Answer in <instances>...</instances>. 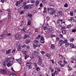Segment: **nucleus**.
I'll use <instances>...</instances> for the list:
<instances>
[{"label": "nucleus", "instance_id": "nucleus-1", "mask_svg": "<svg viewBox=\"0 0 76 76\" xmlns=\"http://www.w3.org/2000/svg\"><path fill=\"white\" fill-rule=\"evenodd\" d=\"M47 9L48 11H49L50 10L51 11L50 12V15H54L56 14V10L55 9H54V8L51 7L50 8H48Z\"/></svg>", "mask_w": 76, "mask_h": 76}, {"label": "nucleus", "instance_id": "nucleus-2", "mask_svg": "<svg viewBox=\"0 0 76 76\" xmlns=\"http://www.w3.org/2000/svg\"><path fill=\"white\" fill-rule=\"evenodd\" d=\"M61 29H62L61 32L63 35H66L67 33V31L65 29L66 28V26H62Z\"/></svg>", "mask_w": 76, "mask_h": 76}, {"label": "nucleus", "instance_id": "nucleus-3", "mask_svg": "<svg viewBox=\"0 0 76 76\" xmlns=\"http://www.w3.org/2000/svg\"><path fill=\"white\" fill-rule=\"evenodd\" d=\"M37 54H38V52L36 51H33V53L31 55V57H30L31 59H32L35 58Z\"/></svg>", "mask_w": 76, "mask_h": 76}, {"label": "nucleus", "instance_id": "nucleus-4", "mask_svg": "<svg viewBox=\"0 0 76 76\" xmlns=\"http://www.w3.org/2000/svg\"><path fill=\"white\" fill-rule=\"evenodd\" d=\"M66 38H64V40H60L59 42V44L58 45H59L60 47V46L62 45V44H64V42H65V41H66Z\"/></svg>", "mask_w": 76, "mask_h": 76}, {"label": "nucleus", "instance_id": "nucleus-5", "mask_svg": "<svg viewBox=\"0 0 76 76\" xmlns=\"http://www.w3.org/2000/svg\"><path fill=\"white\" fill-rule=\"evenodd\" d=\"M39 58V60H38V65H41V64H42V58H41V57L40 56H39L38 57Z\"/></svg>", "mask_w": 76, "mask_h": 76}, {"label": "nucleus", "instance_id": "nucleus-6", "mask_svg": "<svg viewBox=\"0 0 76 76\" xmlns=\"http://www.w3.org/2000/svg\"><path fill=\"white\" fill-rule=\"evenodd\" d=\"M26 64L28 67V69H31L32 68V66H31V63L30 62H27L26 63Z\"/></svg>", "mask_w": 76, "mask_h": 76}, {"label": "nucleus", "instance_id": "nucleus-7", "mask_svg": "<svg viewBox=\"0 0 76 76\" xmlns=\"http://www.w3.org/2000/svg\"><path fill=\"white\" fill-rule=\"evenodd\" d=\"M71 62L72 63H76V58H72L71 59Z\"/></svg>", "mask_w": 76, "mask_h": 76}, {"label": "nucleus", "instance_id": "nucleus-8", "mask_svg": "<svg viewBox=\"0 0 76 76\" xmlns=\"http://www.w3.org/2000/svg\"><path fill=\"white\" fill-rule=\"evenodd\" d=\"M22 1H23V0H20L19 1H16L15 3L16 6H18L19 5H20V3H22Z\"/></svg>", "mask_w": 76, "mask_h": 76}, {"label": "nucleus", "instance_id": "nucleus-9", "mask_svg": "<svg viewBox=\"0 0 76 76\" xmlns=\"http://www.w3.org/2000/svg\"><path fill=\"white\" fill-rule=\"evenodd\" d=\"M65 42L64 43V44H65V47H68V46H69L70 45V43L68 42L67 41V40L66 39L65 40V42Z\"/></svg>", "mask_w": 76, "mask_h": 76}, {"label": "nucleus", "instance_id": "nucleus-10", "mask_svg": "<svg viewBox=\"0 0 76 76\" xmlns=\"http://www.w3.org/2000/svg\"><path fill=\"white\" fill-rule=\"evenodd\" d=\"M14 37L17 39H19L20 38V36L19 34H16L14 35Z\"/></svg>", "mask_w": 76, "mask_h": 76}, {"label": "nucleus", "instance_id": "nucleus-11", "mask_svg": "<svg viewBox=\"0 0 76 76\" xmlns=\"http://www.w3.org/2000/svg\"><path fill=\"white\" fill-rule=\"evenodd\" d=\"M29 38V35L27 34H25L24 36L23 37V39H26V38Z\"/></svg>", "mask_w": 76, "mask_h": 76}, {"label": "nucleus", "instance_id": "nucleus-12", "mask_svg": "<svg viewBox=\"0 0 76 76\" xmlns=\"http://www.w3.org/2000/svg\"><path fill=\"white\" fill-rule=\"evenodd\" d=\"M13 60H15V58H14V57L13 56H12L11 58H10V62L13 63Z\"/></svg>", "mask_w": 76, "mask_h": 76}, {"label": "nucleus", "instance_id": "nucleus-13", "mask_svg": "<svg viewBox=\"0 0 76 76\" xmlns=\"http://www.w3.org/2000/svg\"><path fill=\"white\" fill-rule=\"evenodd\" d=\"M6 61H3L2 63V67L4 69H5V67H6Z\"/></svg>", "mask_w": 76, "mask_h": 76}, {"label": "nucleus", "instance_id": "nucleus-14", "mask_svg": "<svg viewBox=\"0 0 76 76\" xmlns=\"http://www.w3.org/2000/svg\"><path fill=\"white\" fill-rule=\"evenodd\" d=\"M6 62L7 63V66L9 67H10V66H11L12 65V64L7 61H6Z\"/></svg>", "mask_w": 76, "mask_h": 76}, {"label": "nucleus", "instance_id": "nucleus-15", "mask_svg": "<svg viewBox=\"0 0 76 76\" xmlns=\"http://www.w3.org/2000/svg\"><path fill=\"white\" fill-rule=\"evenodd\" d=\"M39 4V0H37L35 1V5L36 6H38Z\"/></svg>", "mask_w": 76, "mask_h": 76}, {"label": "nucleus", "instance_id": "nucleus-16", "mask_svg": "<svg viewBox=\"0 0 76 76\" xmlns=\"http://www.w3.org/2000/svg\"><path fill=\"white\" fill-rule=\"evenodd\" d=\"M44 37L42 36L40 39V42L41 43H44Z\"/></svg>", "mask_w": 76, "mask_h": 76}, {"label": "nucleus", "instance_id": "nucleus-17", "mask_svg": "<svg viewBox=\"0 0 76 76\" xmlns=\"http://www.w3.org/2000/svg\"><path fill=\"white\" fill-rule=\"evenodd\" d=\"M1 73H3V74H6L7 73V72H6V71L5 70L3 69L1 70Z\"/></svg>", "mask_w": 76, "mask_h": 76}, {"label": "nucleus", "instance_id": "nucleus-18", "mask_svg": "<svg viewBox=\"0 0 76 76\" xmlns=\"http://www.w3.org/2000/svg\"><path fill=\"white\" fill-rule=\"evenodd\" d=\"M23 8L25 10H28V5H23Z\"/></svg>", "mask_w": 76, "mask_h": 76}, {"label": "nucleus", "instance_id": "nucleus-19", "mask_svg": "<svg viewBox=\"0 0 76 76\" xmlns=\"http://www.w3.org/2000/svg\"><path fill=\"white\" fill-rule=\"evenodd\" d=\"M24 54H25V59H26L28 57H29V56L28 55H26V53H24Z\"/></svg>", "mask_w": 76, "mask_h": 76}, {"label": "nucleus", "instance_id": "nucleus-20", "mask_svg": "<svg viewBox=\"0 0 76 76\" xmlns=\"http://www.w3.org/2000/svg\"><path fill=\"white\" fill-rule=\"evenodd\" d=\"M30 42V40L29 39H26V42H25L26 44H29V43Z\"/></svg>", "mask_w": 76, "mask_h": 76}, {"label": "nucleus", "instance_id": "nucleus-21", "mask_svg": "<svg viewBox=\"0 0 76 76\" xmlns=\"http://www.w3.org/2000/svg\"><path fill=\"white\" fill-rule=\"evenodd\" d=\"M34 5V4H30L27 5L28 9H31V8H32V6Z\"/></svg>", "mask_w": 76, "mask_h": 76}, {"label": "nucleus", "instance_id": "nucleus-22", "mask_svg": "<svg viewBox=\"0 0 76 76\" xmlns=\"http://www.w3.org/2000/svg\"><path fill=\"white\" fill-rule=\"evenodd\" d=\"M36 69L37 71V72H39L41 70V69L39 67L37 66L36 67Z\"/></svg>", "mask_w": 76, "mask_h": 76}, {"label": "nucleus", "instance_id": "nucleus-23", "mask_svg": "<svg viewBox=\"0 0 76 76\" xmlns=\"http://www.w3.org/2000/svg\"><path fill=\"white\" fill-rule=\"evenodd\" d=\"M4 36L3 35V34H1V36H0V39H2L4 38Z\"/></svg>", "mask_w": 76, "mask_h": 76}, {"label": "nucleus", "instance_id": "nucleus-24", "mask_svg": "<svg viewBox=\"0 0 76 76\" xmlns=\"http://www.w3.org/2000/svg\"><path fill=\"white\" fill-rule=\"evenodd\" d=\"M58 13L59 15L60 16H62V15H63V12L61 11H58Z\"/></svg>", "mask_w": 76, "mask_h": 76}, {"label": "nucleus", "instance_id": "nucleus-25", "mask_svg": "<svg viewBox=\"0 0 76 76\" xmlns=\"http://www.w3.org/2000/svg\"><path fill=\"white\" fill-rule=\"evenodd\" d=\"M34 42L35 44H36V45H38L39 44V42L38 40H34Z\"/></svg>", "mask_w": 76, "mask_h": 76}, {"label": "nucleus", "instance_id": "nucleus-26", "mask_svg": "<svg viewBox=\"0 0 76 76\" xmlns=\"http://www.w3.org/2000/svg\"><path fill=\"white\" fill-rule=\"evenodd\" d=\"M70 47L71 48H75V46H74L73 44L72 43L70 44Z\"/></svg>", "mask_w": 76, "mask_h": 76}, {"label": "nucleus", "instance_id": "nucleus-27", "mask_svg": "<svg viewBox=\"0 0 76 76\" xmlns=\"http://www.w3.org/2000/svg\"><path fill=\"white\" fill-rule=\"evenodd\" d=\"M10 51H11V49H9L8 51H6V54H9Z\"/></svg>", "mask_w": 76, "mask_h": 76}, {"label": "nucleus", "instance_id": "nucleus-28", "mask_svg": "<svg viewBox=\"0 0 76 76\" xmlns=\"http://www.w3.org/2000/svg\"><path fill=\"white\" fill-rule=\"evenodd\" d=\"M59 37L61 38H62L63 39H64V38H65L63 37V34H59Z\"/></svg>", "mask_w": 76, "mask_h": 76}, {"label": "nucleus", "instance_id": "nucleus-29", "mask_svg": "<svg viewBox=\"0 0 76 76\" xmlns=\"http://www.w3.org/2000/svg\"><path fill=\"white\" fill-rule=\"evenodd\" d=\"M43 13H45L47 12V9L46 7H44V11H43Z\"/></svg>", "mask_w": 76, "mask_h": 76}, {"label": "nucleus", "instance_id": "nucleus-30", "mask_svg": "<svg viewBox=\"0 0 76 76\" xmlns=\"http://www.w3.org/2000/svg\"><path fill=\"white\" fill-rule=\"evenodd\" d=\"M50 47L52 49H54L55 48V46L54 45H51L50 46Z\"/></svg>", "mask_w": 76, "mask_h": 76}, {"label": "nucleus", "instance_id": "nucleus-31", "mask_svg": "<svg viewBox=\"0 0 76 76\" xmlns=\"http://www.w3.org/2000/svg\"><path fill=\"white\" fill-rule=\"evenodd\" d=\"M54 73L56 75H57L58 74V71L56 69L54 72Z\"/></svg>", "mask_w": 76, "mask_h": 76}, {"label": "nucleus", "instance_id": "nucleus-32", "mask_svg": "<svg viewBox=\"0 0 76 76\" xmlns=\"http://www.w3.org/2000/svg\"><path fill=\"white\" fill-rule=\"evenodd\" d=\"M48 30L50 32H52V31H53V29L52 28H49L48 29Z\"/></svg>", "mask_w": 76, "mask_h": 76}, {"label": "nucleus", "instance_id": "nucleus-33", "mask_svg": "<svg viewBox=\"0 0 76 76\" xmlns=\"http://www.w3.org/2000/svg\"><path fill=\"white\" fill-rule=\"evenodd\" d=\"M2 34H3V35H4H4H7V32L6 31H5Z\"/></svg>", "mask_w": 76, "mask_h": 76}, {"label": "nucleus", "instance_id": "nucleus-34", "mask_svg": "<svg viewBox=\"0 0 76 76\" xmlns=\"http://www.w3.org/2000/svg\"><path fill=\"white\" fill-rule=\"evenodd\" d=\"M26 29H25V28H23L22 29V31L24 33H25L26 32Z\"/></svg>", "mask_w": 76, "mask_h": 76}, {"label": "nucleus", "instance_id": "nucleus-35", "mask_svg": "<svg viewBox=\"0 0 76 76\" xmlns=\"http://www.w3.org/2000/svg\"><path fill=\"white\" fill-rule=\"evenodd\" d=\"M69 41L70 42H73L74 41V38H70L69 39Z\"/></svg>", "mask_w": 76, "mask_h": 76}, {"label": "nucleus", "instance_id": "nucleus-36", "mask_svg": "<svg viewBox=\"0 0 76 76\" xmlns=\"http://www.w3.org/2000/svg\"><path fill=\"white\" fill-rule=\"evenodd\" d=\"M28 16H29L30 18H31V17H32V15L31 14H28Z\"/></svg>", "mask_w": 76, "mask_h": 76}, {"label": "nucleus", "instance_id": "nucleus-37", "mask_svg": "<svg viewBox=\"0 0 76 76\" xmlns=\"http://www.w3.org/2000/svg\"><path fill=\"white\" fill-rule=\"evenodd\" d=\"M72 26V25L69 24L67 25V27H66V28H70Z\"/></svg>", "mask_w": 76, "mask_h": 76}, {"label": "nucleus", "instance_id": "nucleus-38", "mask_svg": "<svg viewBox=\"0 0 76 76\" xmlns=\"http://www.w3.org/2000/svg\"><path fill=\"white\" fill-rule=\"evenodd\" d=\"M31 4H34L35 3V1L34 0H32L31 1Z\"/></svg>", "mask_w": 76, "mask_h": 76}, {"label": "nucleus", "instance_id": "nucleus-39", "mask_svg": "<svg viewBox=\"0 0 76 76\" xmlns=\"http://www.w3.org/2000/svg\"><path fill=\"white\" fill-rule=\"evenodd\" d=\"M60 66H61V67H64V66H65V64H60Z\"/></svg>", "mask_w": 76, "mask_h": 76}, {"label": "nucleus", "instance_id": "nucleus-40", "mask_svg": "<svg viewBox=\"0 0 76 76\" xmlns=\"http://www.w3.org/2000/svg\"><path fill=\"white\" fill-rule=\"evenodd\" d=\"M56 70H57L58 72H60V68H56Z\"/></svg>", "mask_w": 76, "mask_h": 76}, {"label": "nucleus", "instance_id": "nucleus-41", "mask_svg": "<svg viewBox=\"0 0 76 76\" xmlns=\"http://www.w3.org/2000/svg\"><path fill=\"white\" fill-rule=\"evenodd\" d=\"M49 68L51 70V72H54V69H53L51 67H49Z\"/></svg>", "mask_w": 76, "mask_h": 76}, {"label": "nucleus", "instance_id": "nucleus-42", "mask_svg": "<svg viewBox=\"0 0 76 76\" xmlns=\"http://www.w3.org/2000/svg\"><path fill=\"white\" fill-rule=\"evenodd\" d=\"M46 56L47 57H50V55L48 53H47L46 54Z\"/></svg>", "mask_w": 76, "mask_h": 76}, {"label": "nucleus", "instance_id": "nucleus-43", "mask_svg": "<svg viewBox=\"0 0 76 76\" xmlns=\"http://www.w3.org/2000/svg\"><path fill=\"white\" fill-rule=\"evenodd\" d=\"M40 37H41V36H40V35H39L38 36L36 37V38L37 39H39V38H40Z\"/></svg>", "mask_w": 76, "mask_h": 76}, {"label": "nucleus", "instance_id": "nucleus-44", "mask_svg": "<svg viewBox=\"0 0 76 76\" xmlns=\"http://www.w3.org/2000/svg\"><path fill=\"white\" fill-rule=\"evenodd\" d=\"M70 16H73V12L72 11L70 13Z\"/></svg>", "mask_w": 76, "mask_h": 76}, {"label": "nucleus", "instance_id": "nucleus-45", "mask_svg": "<svg viewBox=\"0 0 76 76\" xmlns=\"http://www.w3.org/2000/svg\"><path fill=\"white\" fill-rule=\"evenodd\" d=\"M62 63V61L60 60L59 61H58V64L60 65V64H61V63Z\"/></svg>", "mask_w": 76, "mask_h": 76}, {"label": "nucleus", "instance_id": "nucleus-46", "mask_svg": "<svg viewBox=\"0 0 76 76\" xmlns=\"http://www.w3.org/2000/svg\"><path fill=\"white\" fill-rule=\"evenodd\" d=\"M41 53V54H42L43 55H44V54L45 53V52L43 51L42 50L41 52H40Z\"/></svg>", "mask_w": 76, "mask_h": 76}, {"label": "nucleus", "instance_id": "nucleus-47", "mask_svg": "<svg viewBox=\"0 0 76 76\" xmlns=\"http://www.w3.org/2000/svg\"><path fill=\"white\" fill-rule=\"evenodd\" d=\"M28 25H31V21H28Z\"/></svg>", "mask_w": 76, "mask_h": 76}, {"label": "nucleus", "instance_id": "nucleus-48", "mask_svg": "<svg viewBox=\"0 0 76 76\" xmlns=\"http://www.w3.org/2000/svg\"><path fill=\"white\" fill-rule=\"evenodd\" d=\"M18 63H19L20 64H22V61H21V60H20V61H18Z\"/></svg>", "mask_w": 76, "mask_h": 76}, {"label": "nucleus", "instance_id": "nucleus-49", "mask_svg": "<svg viewBox=\"0 0 76 76\" xmlns=\"http://www.w3.org/2000/svg\"><path fill=\"white\" fill-rule=\"evenodd\" d=\"M59 39H60L59 38V37H57L56 38V42L58 41Z\"/></svg>", "mask_w": 76, "mask_h": 76}, {"label": "nucleus", "instance_id": "nucleus-50", "mask_svg": "<svg viewBox=\"0 0 76 76\" xmlns=\"http://www.w3.org/2000/svg\"><path fill=\"white\" fill-rule=\"evenodd\" d=\"M8 18L9 19H10V18H11L10 13H8Z\"/></svg>", "mask_w": 76, "mask_h": 76}, {"label": "nucleus", "instance_id": "nucleus-51", "mask_svg": "<svg viewBox=\"0 0 76 76\" xmlns=\"http://www.w3.org/2000/svg\"><path fill=\"white\" fill-rule=\"evenodd\" d=\"M10 58H7V61H9V62H10Z\"/></svg>", "mask_w": 76, "mask_h": 76}, {"label": "nucleus", "instance_id": "nucleus-52", "mask_svg": "<svg viewBox=\"0 0 76 76\" xmlns=\"http://www.w3.org/2000/svg\"><path fill=\"white\" fill-rule=\"evenodd\" d=\"M7 12H11V10L10 9H7Z\"/></svg>", "mask_w": 76, "mask_h": 76}, {"label": "nucleus", "instance_id": "nucleus-53", "mask_svg": "<svg viewBox=\"0 0 76 76\" xmlns=\"http://www.w3.org/2000/svg\"><path fill=\"white\" fill-rule=\"evenodd\" d=\"M33 45L34 47H38V45H35V44H34Z\"/></svg>", "mask_w": 76, "mask_h": 76}, {"label": "nucleus", "instance_id": "nucleus-54", "mask_svg": "<svg viewBox=\"0 0 76 76\" xmlns=\"http://www.w3.org/2000/svg\"><path fill=\"white\" fill-rule=\"evenodd\" d=\"M56 37L55 35H54L53 34H51L50 37H51V38H53V37Z\"/></svg>", "mask_w": 76, "mask_h": 76}, {"label": "nucleus", "instance_id": "nucleus-55", "mask_svg": "<svg viewBox=\"0 0 76 76\" xmlns=\"http://www.w3.org/2000/svg\"><path fill=\"white\" fill-rule=\"evenodd\" d=\"M64 64H66L67 63L66 61L65 60L64 61Z\"/></svg>", "mask_w": 76, "mask_h": 76}, {"label": "nucleus", "instance_id": "nucleus-56", "mask_svg": "<svg viewBox=\"0 0 76 76\" xmlns=\"http://www.w3.org/2000/svg\"><path fill=\"white\" fill-rule=\"evenodd\" d=\"M15 51H16V50H15V49H14L13 50H12V53H15Z\"/></svg>", "mask_w": 76, "mask_h": 76}, {"label": "nucleus", "instance_id": "nucleus-57", "mask_svg": "<svg viewBox=\"0 0 76 76\" xmlns=\"http://www.w3.org/2000/svg\"><path fill=\"white\" fill-rule=\"evenodd\" d=\"M76 30L75 29H73L72 30V32H76Z\"/></svg>", "mask_w": 76, "mask_h": 76}, {"label": "nucleus", "instance_id": "nucleus-58", "mask_svg": "<svg viewBox=\"0 0 76 76\" xmlns=\"http://www.w3.org/2000/svg\"><path fill=\"white\" fill-rule=\"evenodd\" d=\"M47 27L45 26L43 28L44 30H46V29H47Z\"/></svg>", "mask_w": 76, "mask_h": 76}, {"label": "nucleus", "instance_id": "nucleus-59", "mask_svg": "<svg viewBox=\"0 0 76 76\" xmlns=\"http://www.w3.org/2000/svg\"><path fill=\"white\" fill-rule=\"evenodd\" d=\"M5 51H6V50H5V49H3L2 50V53H4V52H5Z\"/></svg>", "mask_w": 76, "mask_h": 76}, {"label": "nucleus", "instance_id": "nucleus-60", "mask_svg": "<svg viewBox=\"0 0 76 76\" xmlns=\"http://www.w3.org/2000/svg\"><path fill=\"white\" fill-rule=\"evenodd\" d=\"M24 13L23 11H22L21 12H20V15H22Z\"/></svg>", "mask_w": 76, "mask_h": 76}, {"label": "nucleus", "instance_id": "nucleus-61", "mask_svg": "<svg viewBox=\"0 0 76 76\" xmlns=\"http://www.w3.org/2000/svg\"><path fill=\"white\" fill-rule=\"evenodd\" d=\"M56 75V74H55V73H52L51 74V76H55Z\"/></svg>", "mask_w": 76, "mask_h": 76}, {"label": "nucleus", "instance_id": "nucleus-62", "mask_svg": "<svg viewBox=\"0 0 76 76\" xmlns=\"http://www.w3.org/2000/svg\"><path fill=\"white\" fill-rule=\"evenodd\" d=\"M34 65H35V66L36 67H37V63H34Z\"/></svg>", "mask_w": 76, "mask_h": 76}, {"label": "nucleus", "instance_id": "nucleus-63", "mask_svg": "<svg viewBox=\"0 0 76 76\" xmlns=\"http://www.w3.org/2000/svg\"><path fill=\"white\" fill-rule=\"evenodd\" d=\"M73 19V18L71 17L69 21L70 22H72V20Z\"/></svg>", "mask_w": 76, "mask_h": 76}, {"label": "nucleus", "instance_id": "nucleus-64", "mask_svg": "<svg viewBox=\"0 0 76 76\" xmlns=\"http://www.w3.org/2000/svg\"><path fill=\"white\" fill-rule=\"evenodd\" d=\"M26 47V45H24L22 46V48H24V47Z\"/></svg>", "mask_w": 76, "mask_h": 76}]
</instances>
